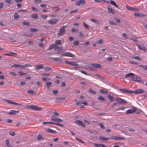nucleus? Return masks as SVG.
I'll return each mask as SVG.
<instances>
[{"instance_id": "1", "label": "nucleus", "mask_w": 147, "mask_h": 147, "mask_svg": "<svg viewBox=\"0 0 147 147\" xmlns=\"http://www.w3.org/2000/svg\"><path fill=\"white\" fill-rule=\"evenodd\" d=\"M26 107L27 108H30L35 111H39L42 110L41 108L39 107L38 106L35 105H28L26 106Z\"/></svg>"}, {"instance_id": "2", "label": "nucleus", "mask_w": 147, "mask_h": 147, "mask_svg": "<svg viewBox=\"0 0 147 147\" xmlns=\"http://www.w3.org/2000/svg\"><path fill=\"white\" fill-rule=\"evenodd\" d=\"M66 27V26H63L60 28L59 32L58 33V35L59 36H62L64 34Z\"/></svg>"}, {"instance_id": "3", "label": "nucleus", "mask_w": 147, "mask_h": 147, "mask_svg": "<svg viewBox=\"0 0 147 147\" xmlns=\"http://www.w3.org/2000/svg\"><path fill=\"white\" fill-rule=\"evenodd\" d=\"M86 1L84 0H79L76 2V4L77 6H82L85 4Z\"/></svg>"}, {"instance_id": "4", "label": "nucleus", "mask_w": 147, "mask_h": 147, "mask_svg": "<svg viewBox=\"0 0 147 147\" xmlns=\"http://www.w3.org/2000/svg\"><path fill=\"white\" fill-rule=\"evenodd\" d=\"M3 100L4 101L9 104L15 105L18 106H22V105L17 103L13 102L11 100L6 99H3Z\"/></svg>"}, {"instance_id": "5", "label": "nucleus", "mask_w": 147, "mask_h": 147, "mask_svg": "<svg viewBox=\"0 0 147 147\" xmlns=\"http://www.w3.org/2000/svg\"><path fill=\"white\" fill-rule=\"evenodd\" d=\"M119 89L122 93L133 94L132 90L128 89L119 88Z\"/></svg>"}, {"instance_id": "6", "label": "nucleus", "mask_w": 147, "mask_h": 147, "mask_svg": "<svg viewBox=\"0 0 147 147\" xmlns=\"http://www.w3.org/2000/svg\"><path fill=\"white\" fill-rule=\"evenodd\" d=\"M116 100L118 103H119L121 104H124L127 103L126 101L120 98H116Z\"/></svg>"}, {"instance_id": "7", "label": "nucleus", "mask_w": 147, "mask_h": 147, "mask_svg": "<svg viewBox=\"0 0 147 147\" xmlns=\"http://www.w3.org/2000/svg\"><path fill=\"white\" fill-rule=\"evenodd\" d=\"M145 92V90L142 89H137L135 90L134 91H133L132 92H133V93H135V94H140L144 93Z\"/></svg>"}, {"instance_id": "8", "label": "nucleus", "mask_w": 147, "mask_h": 147, "mask_svg": "<svg viewBox=\"0 0 147 147\" xmlns=\"http://www.w3.org/2000/svg\"><path fill=\"white\" fill-rule=\"evenodd\" d=\"M141 78L138 76H134V77L132 78V80L137 82H141Z\"/></svg>"}, {"instance_id": "9", "label": "nucleus", "mask_w": 147, "mask_h": 147, "mask_svg": "<svg viewBox=\"0 0 147 147\" xmlns=\"http://www.w3.org/2000/svg\"><path fill=\"white\" fill-rule=\"evenodd\" d=\"M111 139L115 140H124L125 139L123 137H119L115 136H111Z\"/></svg>"}, {"instance_id": "10", "label": "nucleus", "mask_w": 147, "mask_h": 147, "mask_svg": "<svg viewBox=\"0 0 147 147\" xmlns=\"http://www.w3.org/2000/svg\"><path fill=\"white\" fill-rule=\"evenodd\" d=\"M75 123L76 124H78L79 125L83 127H85L86 125L85 124L83 123L82 121L80 120H77L75 121Z\"/></svg>"}, {"instance_id": "11", "label": "nucleus", "mask_w": 147, "mask_h": 147, "mask_svg": "<svg viewBox=\"0 0 147 147\" xmlns=\"http://www.w3.org/2000/svg\"><path fill=\"white\" fill-rule=\"evenodd\" d=\"M134 16L137 17L143 18L146 17V15L141 13H134Z\"/></svg>"}, {"instance_id": "12", "label": "nucleus", "mask_w": 147, "mask_h": 147, "mask_svg": "<svg viewBox=\"0 0 147 147\" xmlns=\"http://www.w3.org/2000/svg\"><path fill=\"white\" fill-rule=\"evenodd\" d=\"M55 50L56 53H59L61 52L62 49L61 47L56 46L55 47Z\"/></svg>"}, {"instance_id": "13", "label": "nucleus", "mask_w": 147, "mask_h": 147, "mask_svg": "<svg viewBox=\"0 0 147 147\" xmlns=\"http://www.w3.org/2000/svg\"><path fill=\"white\" fill-rule=\"evenodd\" d=\"M64 56H67L71 57H74V55L69 52H66L64 53L63 55Z\"/></svg>"}, {"instance_id": "14", "label": "nucleus", "mask_w": 147, "mask_h": 147, "mask_svg": "<svg viewBox=\"0 0 147 147\" xmlns=\"http://www.w3.org/2000/svg\"><path fill=\"white\" fill-rule=\"evenodd\" d=\"M51 120L52 121L58 122H61L63 121V120L61 119H59L57 117L51 118Z\"/></svg>"}, {"instance_id": "15", "label": "nucleus", "mask_w": 147, "mask_h": 147, "mask_svg": "<svg viewBox=\"0 0 147 147\" xmlns=\"http://www.w3.org/2000/svg\"><path fill=\"white\" fill-rule=\"evenodd\" d=\"M134 74L130 73L129 74H126L125 77V78H131L132 79V78L134 77Z\"/></svg>"}, {"instance_id": "16", "label": "nucleus", "mask_w": 147, "mask_h": 147, "mask_svg": "<svg viewBox=\"0 0 147 147\" xmlns=\"http://www.w3.org/2000/svg\"><path fill=\"white\" fill-rule=\"evenodd\" d=\"M90 65L94 67L95 68H100L101 67V65L100 64L97 63H91Z\"/></svg>"}, {"instance_id": "17", "label": "nucleus", "mask_w": 147, "mask_h": 147, "mask_svg": "<svg viewBox=\"0 0 147 147\" xmlns=\"http://www.w3.org/2000/svg\"><path fill=\"white\" fill-rule=\"evenodd\" d=\"M12 112L8 113L7 114L10 115H15L16 113H18L20 112L19 111L11 110Z\"/></svg>"}, {"instance_id": "18", "label": "nucleus", "mask_w": 147, "mask_h": 147, "mask_svg": "<svg viewBox=\"0 0 147 147\" xmlns=\"http://www.w3.org/2000/svg\"><path fill=\"white\" fill-rule=\"evenodd\" d=\"M4 55L8 56H15L16 55H17V54L16 53H14L13 52H9L8 53L5 54L3 55Z\"/></svg>"}, {"instance_id": "19", "label": "nucleus", "mask_w": 147, "mask_h": 147, "mask_svg": "<svg viewBox=\"0 0 147 147\" xmlns=\"http://www.w3.org/2000/svg\"><path fill=\"white\" fill-rule=\"evenodd\" d=\"M136 110L134 109H129L128 110H127L126 111V113L127 114H128L130 113H133L135 112Z\"/></svg>"}, {"instance_id": "20", "label": "nucleus", "mask_w": 147, "mask_h": 147, "mask_svg": "<svg viewBox=\"0 0 147 147\" xmlns=\"http://www.w3.org/2000/svg\"><path fill=\"white\" fill-rule=\"evenodd\" d=\"M85 67L87 69L90 70L92 71H94L95 70V68L93 66H85Z\"/></svg>"}, {"instance_id": "21", "label": "nucleus", "mask_w": 147, "mask_h": 147, "mask_svg": "<svg viewBox=\"0 0 147 147\" xmlns=\"http://www.w3.org/2000/svg\"><path fill=\"white\" fill-rule=\"evenodd\" d=\"M57 22V19H51L49 21V22L51 24H55Z\"/></svg>"}, {"instance_id": "22", "label": "nucleus", "mask_w": 147, "mask_h": 147, "mask_svg": "<svg viewBox=\"0 0 147 147\" xmlns=\"http://www.w3.org/2000/svg\"><path fill=\"white\" fill-rule=\"evenodd\" d=\"M94 145L95 147H106L105 145L101 144H94Z\"/></svg>"}, {"instance_id": "23", "label": "nucleus", "mask_w": 147, "mask_h": 147, "mask_svg": "<svg viewBox=\"0 0 147 147\" xmlns=\"http://www.w3.org/2000/svg\"><path fill=\"white\" fill-rule=\"evenodd\" d=\"M46 130L47 132L51 133L54 134L57 132L56 131L53 130L50 128H47L46 129Z\"/></svg>"}, {"instance_id": "24", "label": "nucleus", "mask_w": 147, "mask_h": 147, "mask_svg": "<svg viewBox=\"0 0 147 147\" xmlns=\"http://www.w3.org/2000/svg\"><path fill=\"white\" fill-rule=\"evenodd\" d=\"M137 46L139 49H141L143 51H145L146 50L145 47L143 45H137Z\"/></svg>"}, {"instance_id": "25", "label": "nucleus", "mask_w": 147, "mask_h": 147, "mask_svg": "<svg viewBox=\"0 0 147 147\" xmlns=\"http://www.w3.org/2000/svg\"><path fill=\"white\" fill-rule=\"evenodd\" d=\"M110 3L112 5L115 6L117 8H119V7L118 6L116 3L114 1L112 0L110 2Z\"/></svg>"}, {"instance_id": "26", "label": "nucleus", "mask_w": 147, "mask_h": 147, "mask_svg": "<svg viewBox=\"0 0 147 147\" xmlns=\"http://www.w3.org/2000/svg\"><path fill=\"white\" fill-rule=\"evenodd\" d=\"M108 11L109 13L113 14L115 13L114 11L111 7H109L108 8Z\"/></svg>"}, {"instance_id": "27", "label": "nucleus", "mask_w": 147, "mask_h": 147, "mask_svg": "<svg viewBox=\"0 0 147 147\" xmlns=\"http://www.w3.org/2000/svg\"><path fill=\"white\" fill-rule=\"evenodd\" d=\"M35 67L36 69H42L44 68L43 66L42 65H37Z\"/></svg>"}, {"instance_id": "28", "label": "nucleus", "mask_w": 147, "mask_h": 147, "mask_svg": "<svg viewBox=\"0 0 147 147\" xmlns=\"http://www.w3.org/2000/svg\"><path fill=\"white\" fill-rule=\"evenodd\" d=\"M60 9V8L57 7H53L52 8V10L55 11H56L59 10Z\"/></svg>"}, {"instance_id": "29", "label": "nucleus", "mask_w": 147, "mask_h": 147, "mask_svg": "<svg viewBox=\"0 0 147 147\" xmlns=\"http://www.w3.org/2000/svg\"><path fill=\"white\" fill-rule=\"evenodd\" d=\"M27 92L29 94H31L33 95H35L36 94L35 92L32 90H28L27 91Z\"/></svg>"}, {"instance_id": "30", "label": "nucleus", "mask_w": 147, "mask_h": 147, "mask_svg": "<svg viewBox=\"0 0 147 147\" xmlns=\"http://www.w3.org/2000/svg\"><path fill=\"white\" fill-rule=\"evenodd\" d=\"M55 44L57 45H60L62 44L61 41L60 40H57L55 41Z\"/></svg>"}, {"instance_id": "31", "label": "nucleus", "mask_w": 147, "mask_h": 147, "mask_svg": "<svg viewBox=\"0 0 147 147\" xmlns=\"http://www.w3.org/2000/svg\"><path fill=\"white\" fill-rule=\"evenodd\" d=\"M108 97L109 99L111 101H113L114 100V98L111 95L108 94Z\"/></svg>"}, {"instance_id": "32", "label": "nucleus", "mask_w": 147, "mask_h": 147, "mask_svg": "<svg viewBox=\"0 0 147 147\" xmlns=\"http://www.w3.org/2000/svg\"><path fill=\"white\" fill-rule=\"evenodd\" d=\"M109 22L110 24L111 25H115L116 24L115 21V20H109Z\"/></svg>"}, {"instance_id": "33", "label": "nucleus", "mask_w": 147, "mask_h": 147, "mask_svg": "<svg viewBox=\"0 0 147 147\" xmlns=\"http://www.w3.org/2000/svg\"><path fill=\"white\" fill-rule=\"evenodd\" d=\"M44 70L46 71H50L51 70V67H47L44 68Z\"/></svg>"}, {"instance_id": "34", "label": "nucleus", "mask_w": 147, "mask_h": 147, "mask_svg": "<svg viewBox=\"0 0 147 147\" xmlns=\"http://www.w3.org/2000/svg\"><path fill=\"white\" fill-rule=\"evenodd\" d=\"M75 138H76V139L80 143H83V144L84 143V142H83V141H82L81 140V139L80 138H77V137H76Z\"/></svg>"}, {"instance_id": "35", "label": "nucleus", "mask_w": 147, "mask_h": 147, "mask_svg": "<svg viewBox=\"0 0 147 147\" xmlns=\"http://www.w3.org/2000/svg\"><path fill=\"white\" fill-rule=\"evenodd\" d=\"M31 16V17L33 18H38V15L36 14H32Z\"/></svg>"}, {"instance_id": "36", "label": "nucleus", "mask_w": 147, "mask_h": 147, "mask_svg": "<svg viewBox=\"0 0 147 147\" xmlns=\"http://www.w3.org/2000/svg\"><path fill=\"white\" fill-rule=\"evenodd\" d=\"M100 92L101 93L103 94H106L107 93H108L107 91H105L104 90H103L102 89H100Z\"/></svg>"}, {"instance_id": "37", "label": "nucleus", "mask_w": 147, "mask_h": 147, "mask_svg": "<svg viewBox=\"0 0 147 147\" xmlns=\"http://www.w3.org/2000/svg\"><path fill=\"white\" fill-rule=\"evenodd\" d=\"M56 45L55 44H53L50 45L49 48V50H50L51 49H52L55 47Z\"/></svg>"}, {"instance_id": "38", "label": "nucleus", "mask_w": 147, "mask_h": 147, "mask_svg": "<svg viewBox=\"0 0 147 147\" xmlns=\"http://www.w3.org/2000/svg\"><path fill=\"white\" fill-rule=\"evenodd\" d=\"M88 92L89 93H91L92 94H95L96 92L95 91H93L92 90L91 88H90L88 90Z\"/></svg>"}, {"instance_id": "39", "label": "nucleus", "mask_w": 147, "mask_h": 147, "mask_svg": "<svg viewBox=\"0 0 147 147\" xmlns=\"http://www.w3.org/2000/svg\"><path fill=\"white\" fill-rule=\"evenodd\" d=\"M30 31L32 32L38 31V30L36 28H31L30 29Z\"/></svg>"}, {"instance_id": "40", "label": "nucleus", "mask_w": 147, "mask_h": 147, "mask_svg": "<svg viewBox=\"0 0 147 147\" xmlns=\"http://www.w3.org/2000/svg\"><path fill=\"white\" fill-rule=\"evenodd\" d=\"M98 99L100 101H104L105 100V99L103 97L101 96H99L98 97Z\"/></svg>"}, {"instance_id": "41", "label": "nucleus", "mask_w": 147, "mask_h": 147, "mask_svg": "<svg viewBox=\"0 0 147 147\" xmlns=\"http://www.w3.org/2000/svg\"><path fill=\"white\" fill-rule=\"evenodd\" d=\"M126 7L127 9L129 10L133 11V8L132 7L129 6L128 5H126Z\"/></svg>"}, {"instance_id": "42", "label": "nucleus", "mask_w": 147, "mask_h": 147, "mask_svg": "<svg viewBox=\"0 0 147 147\" xmlns=\"http://www.w3.org/2000/svg\"><path fill=\"white\" fill-rule=\"evenodd\" d=\"M100 140H102L104 141H107L108 139H109V138H103V137H100Z\"/></svg>"}, {"instance_id": "43", "label": "nucleus", "mask_w": 147, "mask_h": 147, "mask_svg": "<svg viewBox=\"0 0 147 147\" xmlns=\"http://www.w3.org/2000/svg\"><path fill=\"white\" fill-rule=\"evenodd\" d=\"M91 21L96 24H98L99 22L96 19H91Z\"/></svg>"}, {"instance_id": "44", "label": "nucleus", "mask_w": 147, "mask_h": 147, "mask_svg": "<svg viewBox=\"0 0 147 147\" xmlns=\"http://www.w3.org/2000/svg\"><path fill=\"white\" fill-rule=\"evenodd\" d=\"M61 58H54L53 59V60L55 61H59L61 60Z\"/></svg>"}, {"instance_id": "45", "label": "nucleus", "mask_w": 147, "mask_h": 147, "mask_svg": "<svg viewBox=\"0 0 147 147\" xmlns=\"http://www.w3.org/2000/svg\"><path fill=\"white\" fill-rule=\"evenodd\" d=\"M131 39L135 42H137L138 41L137 38L134 36L131 37Z\"/></svg>"}, {"instance_id": "46", "label": "nucleus", "mask_w": 147, "mask_h": 147, "mask_svg": "<svg viewBox=\"0 0 147 147\" xmlns=\"http://www.w3.org/2000/svg\"><path fill=\"white\" fill-rule=\"evenodd\" d=\"M71 65L73 66H78V64H77L76 62L73 61H71Z\"/></svg>"}, {"instance_id": "47", "label": "nucleus", "mask_w": 147, "mask_h": 147, "mask_svg": "<svg viewBox=\"0 0 147 147\" xmlns=\"http://www.w3.org/2000/svg\"><path fill=\"white\" fill-rule=\"evenodd\" d=\"M54 115H52V117H54L55 116H58L59 115V114L56 112H54Z\"/></svg>"}, {"instance_id": "48", "label": "nucleus", "mask_w": 147, "mask_h": 147, "mask_svg": "<svg viewBox=\"0 0 147 147\" xmlns=\"http://www.w3.org/2000/svg\"><path fill=\"white\" fill-rule=\"evenodd\" d=\"M103 42V41L101 39L98 40H97L96 41L97 43L98 44H101Z\"/></svg>"}, {"instance_id": "49", "label": "nucleus", "mask_w": 147, "mask_h": 147, "mask_svg": "<svg viewBox=\"0 0 147 147\" xmlns=\"http://www.w3.org/2000/svg\"><path fill=\"white\" fill-rule=\"evenodd\" d=\"M14 18H17L19 17L18 14L17 13H15L14 14Z\"/></svg>"}, {"instance_id": "50", "label": "nucleus", "mask_w": 147, "mask_h": 147, "mask_svg": "<svg viewBox=\"0 0 147 147\" xmlns=\"http://www.w3.org/2000/svg\"><path fill=\"white\" fill-rule=\"evenodd\" d=\"M9 134L12 136H13L15 135V133L13 131H10L9 132Z\"/></svg>"}, {"instance_id": "51", "label": "nucleus", "mask_w": 147, "mask_h": 147, "mask_svg": "<svg viewBox=\"0 0 147 147\" xmlns=\"http://www.w3.org/2000/svg\"><path fill=\"white\" fill-rule=\"evenodd\" d=\"M52 84V83L50 82H47L46 85L48 87H49Z\"/></svg>"}, {"instance_id": "52", "label": "nucleus", "mask_w": 147, "mask_h": 147, "mask_svg": "<svg viewBox=\"0 0 147 147\" xmlns=\"http://www.w3.org/2000/svg\"><path fill=\"white\" fill-rule=\"evenodd\" d=\"M22 23L23 25H26L28 26H29L30 24L29 23L27 22H23Z\"/></svg>"}, {"instance_id": "53", "label": "nucleus", "mask_w": 147, "mask_h": 147, "mask_svg": "<svg viewBox=\"0 0 147 147\" xmlns=\"http://www.w3.org/2000/svg\"><path fill=\"white\" fill-rule=\"evenodd\" d=\"M18 73L20 74V76H22L23 75H26V73H23L22 71H20L18 72Z\"/></svg>"}, {"instance_id": "54", "label": "nucleus", "mask_w": 147, "mask_h": 147, "mask_svg": "<svg viewBox=\"0 0 147 147\" xmlns=\"http://www.w3.org/2000/svg\"><path fill=\"white\" fill-rule=\"evenodd\" d=\"M73 44L74 45H77L79 44V42L78 41L76 40L73 42Z\"/></svg>"}, {"instance_id": "55", "label": "nucleus", "mask_w": 147, "mask_h": 147, "mask_svg": "<svg viewBox=\"0 0 147 147\" xmlns=\"http://www.w3.org/2000/svg\"><path fill=\"white\" fill-rule=\"evenodd\" d=\"M37 139L39 140L42 139V136L40 134H39L38 136Z\"/></svg>"}, {"instance_id": "56", "label": "nucleus", "mask_w": 147, "mask_h": 147, "mask_svg": "<svg viewBox=\"0 0 147 147\" xmlns=\"http://www.w3.org/2000/svg\"><path fill=\"white\" fill-rule=\"evenodd\" d=\"M19 65L17 64H14L11 66V67H14L16 68H18L19 67Z\"/></svg>"}, {"instance_id": "57", "label": "nucleus", "mask_w": 147, "mask_h": 147, "mask_svg": "<svg viewBox=\"0 0 147 147\" xmlns=\"http://www.w3.org/2000/svg\"><path fill=\"white\" fill-rule=\"evenodd\" d=\"M83 25L84 27L86 29H88L89 28V27L88 25L85 23H83Z\"/></svg>"}, {"instance_id": "58", "label": "nucleus", "mask_w": 147, "mask_h": 147, "mask_svg": "<svg viewBox=\"0 0 147 147\" xmlns=\"http://www.w3.org/2000/svg\"><path fill=\"white\" fill-rule=\"evenodd\" d=\"M34 2L35 3H38L42 2L41 0H35Z\"/></svg>"}, {"instance_id": "59", "label": "nucleus", "mask_w": 147, "mask_h": 147, "mask_svg": "<svg viewBox=\"0 0 147 147\" xmlns=\"http://www.w3.org/2000/svg\"><path fill=\"white\" fill-rule=\"evenodd\" d=\"M99 125L101 128L104 129L105 128L104 126L102 123L99 124Z\"/></svg>"}, {"instance_id": "60", "label": "nucleus", "mask_w": 147, "mask_h": 147, "mask_svg": "<svg viewBox=\"0 0 147 147\" xmlns=\"http://www.w3.org/2000/svg\"><path fill=\"white\" fill-rule=\"evenodd\" d=\"M24 68L26 67H32V66L31 65L29 64H26L24 65Z\"/></svg>"}, {"instance_id": "61", "label": "nucleus", "mask_w": 147, "mask_h": 147, "mask_svg": "<svg viewBox=\"0 0 147 147\" xmlns=\"http://www.w3.org/2000/svg\"><path fill=\"white\" fill-rule=\"evenodd\" d=\"M134 58L135 59H139L140 60H141V59H140L139 57L138 56H136L134 57Z\"/></svg>"}, {"instance_id": "62", "label": "nucleus", "mask_w": 147, "mask_h": 147, "mask_svg": "<svg viewBox=\"0 0 147 147\" xmlns=\"http://www.w3.org/2000/svg\"><path fill=\"white\" fill-rule=\"evenodd\" d=\"M71 31L73 32H78V29H75L74 28H73L71 29Z\"/></svg>"}, {"instance_id": "63", "label": "nucleus", "mask_w": 147, "mask_h": 147, "mask_svg": "<svg viewBox=\"0 0 147 147\" xmlns=\"http://www.w3.org/2000/svg\"><path fill=\"white\" fill-rule=\"evenodd\" d=\"M24 65H19V67L20 69H23L24 68Z\"/></svg>"}, {"instance_id": "64", "label": "nucleus", "mask_w": 147, "mask_h": 147, "mask_svg": "<svg viewBox=\"0 0 147 147\" xmlns=\"http://www.w3.org/2000/svg\"><path fill=\"white\" fill-rule=\"evenodd\" d=\"M40 17L42 18H47L48 16L47 15H41Z\"/></svg>"}]
</instances>
